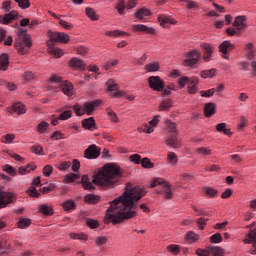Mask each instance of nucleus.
Segmentation results:
<instances>
[{"label": "nucleus", "mask_w": 256, "mask_h": 256, "mask_svg": "<svg viewBox=\"0 0 256 256\" xmlns=\"http://www.w3.org/2000/svg\"><path fill=\"white\" fill-rule=\"evenodd\" d=\"M48 128H49V123H47L45 121L38 124L39 133H45V131H47Z\"/></svg>", "instance_id": "obj_64"}, {"label": "nucleus", "mask_w": 256, "mask_h": 256, "mask_svg": "<svg viewBox=\"0 0 256 256\" xmlns=\"http://www.w3.org/2000/svg\"><path fill=\"white\" fill-rule=\"evenodd\" d=\"M59 25H61V27H63L67 31H71V29H73V24H71L63 19H59Z\"/></svg>", "instance_id": "obj_58"}, {"label": "nucleus", "mask_w": 256, "mask_h": 256, "mask_svg": "<svg viewBox=\"0 0 256 256\" xmlns=\"http://www.w3.org/2000/svg\"><path fill=\"white\" fill-rule=\"evenodd\" d=\"M9 247H11V243L7 242V240L0 241V253H5Z\"/></svg>", "instance_id": "obj_56"}, {"label": "nucleus", "mask_w": 256, "mask_h": 256, "mask_svg": "<svg viewBox=\"0 0 256 256\" xmlns=\"http://www.w3.org/2000/svg\"><path fill=\"white\" fill-rule=\"evenodd\" d=\"M203 193L206 195V197H209L210 199H213L219 195V190L211 187V186H205L203 187Z\"/></svg>", "instance_id": "obj_29"}, {"label": "nucleus", "mask_w": 256, "mask_h": 256, "mask_svg": "<svg viewBox=\"0 0 256 256\" xmlns=\"http://www.w3.org/2000/svg\"><path fill=\"white\" fill-rule=\"evenodd\" d=\"M183 60L184 67H195L201 61V52L197 49H192L185 54Z\"/></svg>", "instance_id": "obj_6"}, {"label": "nucleus", "mask_w": 256, "mask_h": 256, "mask_svg": "<svg viewBox=\"0 0 256 256\" xmlns=\"http://www.w3.org/2000/svg\"><path fill=\"white\" fill-rule=\"evenodd\" d=\"M69 67H72V69H85V63L81 59L72 58L69 61Z\"/></svg>", "instance_id": "obj_30"}, {"label": "nucleus", "mask_w": 256, "mask_h": 256, "mask_svg": "<svg viewBox=\"0 0 256 256\" xmlns=\"http://www.w3.org/2000/svg\"><path fill=\"white\" fill-rule=\"evenodd\" d=\"M132 31H135L137 33H155V29L151 27H147L143 24H136L132 26Z\"/></svg>", "instance_id": "obj_20"}, {"label": "nucleus", "mask_w": 256, "mask_h": 256, "mask_svg": "<svg viewBox=\"0 0 256 256\" xmlns=\"http://www.w3.org/2000/svg\"><path fill=\"white\" fill-rule=\"evenodd\" d=\"M144 69H145L146 73H153L155 71H159V63L153 62V63L147 64L144 67Z\"/></svg>", "instance_id": "obj_40"}, {"label": "nucleus", "mask_w": 256, "mask_h": 256, "mask_svg": "<svg viewBox=\"0 0 256 256\" xmlns=\"http://www.w3.org/2000/svg\"><path fill=\"white\" fill-rule=\"evenodd\" d=\"M29 225H31V219H29V218H21L18 221L19 229H25V228L29 227Z\"/></svg>", "instance_id": "obj_47"}, {"label": "nucleus", "mask_w": 256, "mask_h": 256, "mask_svg": "<svg viewBox=\"0 0 256 256\" xmlns=\"http://www.w3.org/2000/svg\"><path fill=\"white\" fill-rule=\"evenodd\" d=\"M166 161L168 165L175 167L177 163H179V157H177V154H175V152H168Z\"/></svg>", "instance_id": "obj_33"}, {"label": "nucleus", "mask_w": 256, "mask_h": 256, "mask_svg": "<svg viewBox=\"0 0 256 256\" xmlns=\"http://www.w3.org/2000/svg\"><path fill=\"white\" fill-rule=\"evenodd\" d=\"M30 151L31 153H35V155H43V146L41 145L32 146Z\"/></svg>", "instance_id": "obj_60"}, {"label": "nucleus", "mask_w": 256, "mask_h": 256, "mask_svg": "<svg viewBox=\"0 0 256 256\" xmlns=\"http://www.w3.org/2000/svg\"><path fill=\"white\" fill-rule=\"evenodd\" d=\"M195 253H196L197 256H211L209 246L205 249L198 248V249H196Z\"/></svg>", "instance_id": "obj_51"}, {"label": "nucleus", "mask_w": 256, "mask_h": 256, "mask_svg": "<svg viewBox=\"0 0 256 256\" xmlns=\"http://www.w3.org/2000/svg\"><path fill=\"white\" fill-rule=\"evenodd\" d=\"M121 179V168L114 164H106L94 176L93 183L101 187H111Z\"/></svg>", "instance_id": "obj_2"}, {"label": "nucleus", "mask_w": 256, "mask_h": 256, "mask_svg": "<svg viewBox=\"0 0 256 256\" xmlns=\"http://www.w3.org/2000/svg\"><path fill=\"white\" fill-rule=\"evenodd\" d=\"M116 9L119 15H125V9H127V5L125 4V0H119L116 4Z\"/></svg>", "instance_id": "obj_44"}, {"label": "nucleus", "mask_w": 256, "mask_h": 256, "mask_svg": "<svg viewBox=\"0 0 256 256\" xmlns=\"http://www.w3.org/2000/svg\"><path fill=\"white\" fill-rule=\"evenodd\" d=\"M64 211H73L75 209V201L67 200L62 204Z\"/></svg>", "instance_id": "obj_46"}, {"label": "nucleus", "mask_w": 256, "mask_h": 256, "mask_svg": "<svg viewBox=\"0 0 256 256\" xmlns=\"http://www.w3.org/2000/svg\"><path fill=\"white\" fill-rule=\"evenodd\" d=\"M156 125H159V116H154L149 124H144L142 127L138 128V131L139 133H153Z\"/></svg>", "instance_id": "obj_12"}, {"label": "nucleus", "mask_w": 256, "mask_h": 256, "mask_svg": "<svg viewBox=\"0 0 256 256\" xmlns=\"http://www.w3.org/2000/svg\"><path fill=\"white\" fill-rule=\"evenodd\" d=\"M164 125L168 133H172V135H179V132L177 131V124H175V122L167 120L164 122Z\"/></svg>", "instance_id": "obj_32"}, {"label": "nucleus", "mask_w": 256, "mask_h": 256, "mask_svg": "<svg viewBox=\"0 0 256 256\" xmlns=\"http://www.w3.org/2000/svg\"><path fill=\"white\" fill-rule=\"evenodd\" d=\"M17 17H19V12L12 10L10 13L0 15V23L1 25H9V23L15 21Z\"/></svg>", "instance_id": "obj_14"}, {"label": "nucleus", "mask_w": 256, "mask_h": 256, "mask_svg": "<svg viewBox=\"0 0 256 256\" xmlns=\"http://www.w3.org/2000/svg\"><path fill=\"white\" fill-rule=\"evenodd\" d=\"M20 9H29L31 7V2L29 0H14Z\"/></svg>", "instance_id": "obj_49"}, {"label": "nucleus", "mask_w": 256, "mask_h": 256, "mask_svg": "<svg viewBox=\"0 0 256 256\" xmlns=\"http://www.w3.org/2000/svg\"><path fill=\"white\" fill-rule=\"evenodd\" d=\"M107 37H121V35H129L127 32L121 30H114L106 32Z\"/></svg>", "instance_id": "obj_50"}, {"label": "nucleus", "mask_w": 256, "mask_h": 256, "mask_svg": "<svg viewBox=\"0 0 256 256\" xmlns=\"http://www.w3.org/2000/svg\"><path fill=\"white\" fill-rule=\"evenodd\" d=\"M161 195L164 201H169V199H173V184L165 179L161 180Z\"/></svg>", "instance_id": "obj_8"}, {"label": "nucleus", "mask_w": 256, "mask_h": 256, "mask_svg": "<svg viewBox=\"0 0 256 256\" xmlns=\"http://www.w3.org/2000/svg\"><path fill=\"white\" fill-rule=\"evenodd\" d=\"M48 37L50 39V41L47 42L48 46H51L53 41L55 43H69V35L65 34V32L48 31Z\"/></svg>", "instance_id": "obj_7"}, {"label": "nucleus", "mask_w": 256, "mask_h": 256, "mask_svg": "<svg viewBox=\"0 0 256 256\" xmlns=\"http://www.w3.org/2000/svg\"><path fill=\"white\" fill-rule=\"evenodd\" d=\"M223 241V236H221V233H216L210 237V243H221Z\"/></svg>", "instance_id": "obj_53"}, {"label": "nucleus", "mask_w": 256, "mask_h": 256, "mask_svg": "<svg viewBox=\"0 0 256 256\" xmlns=\"http://www.w3.org/2000/svg\"><path fill=\"white\" fill-rule=\"evenodd\" d=\"M216 131L218 133H224V135H227L228 137L233 136V132L231 131V128H227V123L225 122L218 123L216 125Z\"/></svg>", "instance_id": "obj_21"}, {"label": "nucleus", "mask_w": 256, "mask_h": 256, "mask_svg": "<svg viewBox=\"0 0 256 256\" xmlns=\"http://www.w3.org/2000/svg\"><path fill=\"white\" fill-rule=\"evenodd\" d=\"M71 115V110H66L59 115V119L60 121H67V119H71Z\"/></svg>", "instance_id": "obj_57"}, {"label": "nucleus", "mask_w": 256, "mask_h": 256, "mask_svg": "<svg viewBox=\"0 0 256 256\" xmlns=\"http://www.w3.org/2000/svg\"><path fill=\"white\" fill-rule=\"evenodd\" d=\"M194 153L198 157H209V155H212L213 151L209 147H199L194 150Z\"/></svg>", "instance_id": "obj_25"}, {"label": "nucleus", "mask_w": 256, "mask_h": 256, "mask_svg": "<svg viewBox=\"0 0 256 256\" xmlns=\"http://www.w3.org/2000/svg\"><path fill=\"white\" fill-rule=\"evenodd\" d=\"M161 25L162 27H169V25H177V20L169 16H162Z\"/></svg>", "instance_id": "obj_37"}, {"label": "nucleus", "mask_w": 256, "mask_h": 256, "mask_svg": "<svg viewBox=\"0 0 256 256\" xmlns=\"http://www.w3.org/2000/svg\"><path fill=\"white\" fill-rule=\"evenodd\" d=\"M129 161H131L132 163H135L136 165H140L142 159H141V155L139 154H133L129 157Z\"/></svg>", "instance_id": "obj_59"}, {"label": "nucleus", "mask_w": 256, "mask_h": 256, "mask_svg": "<svg viewBox=\"0 0 256 256\" xmlns=\"http://www.w3.org/2000/svg\"><path fill=\"white\" fill-rule=\"evenodd\" d=\"M256 243V228L246 234L245 239L243 240L244 245H251Z\"/></svg>", "instance_id": "obj_28"}, {"label": "nucleus", "mask_w": 256, "mask_h": 256, "mask_svg": "<svg viewBox=\"0 0 256 256\" xmlns=\"http://www.w3.org/2000/svg\"><path fill=\"white\" fill-rule=\"evenodd\" d=\"M178 135L179 134H171L168 136L166 139V145H168V147H172V149H181L183 147V142L179 140L177 137Z\"/></svg>", "instance_id": "obj_13"}, {"label": "nucleus", "mask_w": 256, "mask_h": 256, "mask_svg": "<svg viewBox=\"0 0 256 256\" xmlns=\"http://www.w3.org/2000/svg\"><path fill=\"white\" fill-rule=\"evenodd\" d=\"M82 126L84 127V129H89V131H94L95 129H97L95 124V118L93 117L84 119L82 121Z\"/></svg>", "instance_id": "obj_27"}, {"label": "nucleus", "mask_w": 256, "mask_h": 256, "mask_svg": "<svg viewBox=\"0 0 256 256\" xmlns=\"http://www.w3.org/2000/svg\"><path fill=\"white\" fill-rule=\"evenodd\" d=\"M211 256H225V249L220 246H209Z\"/></svg>", "instance_id": "obj_35"}, {"label": "nucleus", "mask_w": 256, "mask_h": 256, "mask_svg": "<svg viewBox=\"0 0 256 256\" xmlns=\"http://www.w3.org/2000/svg\"><path fill=\"white\" fill-rule=\"evenodd\" d=\"M215 111H216L215 103L209 102L204 105L205 117H213V115H215Z\"/></svg>", "instance_id": "obj_24"}, {"label": "nucleus", "mask_w": 256, "mask_h": 256, "mask_svg": "<svg viewBox=\"0 0 256 256\" xmlns=\"http://www.w3.org/2000/svg\"><path fill=\"white\" fill-rule=\"evenodd\" d=\"M54 87H59L60 91L67 95V97H73L75 95V90H73V84L69 81H63L58 76H52L50 78Z\"/></svg>", "instance_id": "obj_4"}, {"label": "nucleus", "mask_w": 256, "mask_h": 256, "mask_svg": "<svg viewBox=\"0 0 256 256\" xmlns=\"http://www.w3.org/2000/svg\"><path fill=\"white\" fill-rule=\"evenodd\" d=\"M140 164L144 169H153V163L151 160H149V158H143Z\"/></svg>", "instance_id": "obj_55"}, {"label": "nucleus", "mask_w": 256, "mask_h": 256, "mask_svg": "<svg viewBox=\"0 0 256 256\" xmlns=\"http://www.w3.org/2000/svg\"><path fill=\"white\" fill-rule=\"evenodd\" d=\"M106 85L108 87V91L112 92L113 97H123V92L118 90L117 83H115L113 79L108 80Z\"/></svg>", "instance_id": "obj_18"}, {"label": "nucleus", "mask_w": 256, "mask_h": 256, "mask_svg": "<svg viewBox=\"0 0 256 256\" xmlns=\"http://www.w3.org/2000/svg\"><path fill=\"white\" fill-rule=\"evenodd\" d=\"M184 239L188 245H193V243H197V241H199V234L189 231L185 234Z\"/></svg>", "instance_id": "obj_23"}, {"label": "nucleus", "mask_w": 256, "mask_h": 256, "mask_svg": "<svg viewBox=\"0 0 256 256\" xmlns=\"http://www.w3.org/2000/svg\"><path fill=\"white\" fill-rule=\"evenodd\" d=\"M13 193L0 190V209H5L10 203H13Z\"/></svg>", "instance_id": "obj_11"}, {"label": "nucleus", "mask_w": 256, "mask_h": 256, "mask_svg": "<svg viewBox=\"0 0 256 256\" xmlns=\"http://www.w3.org/2000/svg\"><path fill=\"white\" fill-rule=\"evenodd\" d=\"M190 80H189V77L187 76H184V77H181L180 79H178V85L180 87V89H183L185 88V85H187V83H189Z\"/></svg>", "instance_id": "obj_62"}, {"label": "nucleus", "mask_w": 256, "mask_h": 256, "mask_svg": "<svg viewBox=\"0 0 256 256\" xmlns=\"http://www.w3.org/2000/svg\"><path fill=\"white\" fill-rule=\"evenodd\" d=\"M161 89H162V95H171V91H176L177 88L174 86V84H169L165 87V83L161 81Z\"/></svg>", "instance_id": "obj_38"}, {"label": "nucleus", "mask_w": 256, "mask_h": 256, "mask_svg": "<svg viewBox=\"0 0 256 256\" xmlns=\"http://www.w3.org/2000/svg\"><path fill=\"white\" fill-rule=\"evenodd\" d=\"M167 250L172 255H179V253H181V246H179L177 244H171V245L167 246Z\"/></svg>", "instance_id": "obj_43"}, {"label": "nucleus", "mask_w": 256, "mask_h": 256, "mask_svg": "<svg viewBox=\"0 0 256 256\" xmlns=\"http://www.w3.org/2000/svg\"><path fill=\"white\" fill-rule=\"evenodd\" d=\"M81 183H82L83 189H86L88 191H93V189H95V187L93 186V183L89 181V176L87 175L82 176Z\"/></svg>", "instance_id": "obj_36"}, {"label": "nucleus", "mask_w": 256, "mask_h": 256, "mask_svg": "<svg viewBox=\"0 0 256 256\" xmlns=\"http://www.w3.org/2000/svg\"><path fill=\"white\" fill-rule=\"evenodd\" d=\"M101 105V100H94L92 102H86L83 107L79 104L74 105V112L78 117L81 115H93L96 107Z\"/></svg>", "instance_id": "obj_5"}, {"label": "nucleus", "mask_w": 256, "mask_h": 256, "mask_svg": "<svg viewBox=\"0 0 256 256\" xmlns=\"http://www.w3.org/2000/svg\"><path fill=\"white\" fill-rule=\"evenodd\" d=\"M50 55H54V57H63V50L61 48H51L49 50Z\"/></svg>", "instance_id": "obj_54"}, {"label": "nucleus", "mask_w": 256, "mask_h": 256, "mask_svg": "<svg viewBox=\"0 0 256 256\" xmlns=\"http://www.w3.org/2000/svg\"><path fill=\"white\" fill-rule=\"evenodd\" d=\"M40 213H43V215H53V208L51 206L42 204L39 207Z\"/></svg>", "instance_id": "obj_45"}, {"label": "nucleus", "mask_w": 256, "mask_h": 256, "mask_svg": "<svg viewBox=\"0 0 256 256\" xmlns=\"http://www.w3.org/2000/svg\"><path fill=\"white\" fill-rule=\"evenodd\" d=\"M233 27L238 29V31H242L247 28V16H237L234 19Z\"/></svg>", "instance_id": "obj_16"}, {"label": "nucleus", "mask_w": 256, "mask_h": 256, "mask_svg": "<svg viewBox=\"0 0 256 256\" xmlns=\"http://www.w3.org/2000/svg\"><path fill=\"white\" fill-rule=\"evenodd\" d=\"M148 85L153 91H161V78L159 76H151L148 78Z\"/></svg>", "instance_id": "obj_17"}, {"label": "nucleus", "mask_w": 256, "mask_h": 256, "mask_svg": "<svg viewBox=\"0 0 256 256\" xmlns=\"http://www.w3.org/2000/svg\"><path fill=\"white\" fill-rule=\"evenodd\" d=\"M27 193L28 195H30V197H34V198H38L41 196V194L37 192V188H35V186H31L27 191Z\"/></svg>", "instance_id": "obj_61"}, {"label": "nucleus", "mask_w": 256, "mask_h": 256, "mask_svg": "<svg viewBox=\"0 0 256 256\" xmlns=\"http://www.w3.org/2000/svg\"><path fill=\"white\" fill-rule=\"evenodd\" d=\"M233 49H235V47L229 41H224L219 46V51L220 53H222V57L224 59H229V55L227 54V52L233 51Z\"/></svg>", "instance_id": "obj_15"}, {"label": "nucleus", "mask_w": 256, "mask_h": 256, "mask_svg": "<svg viewBox=\"0 0 256 256\" xmlns=\"http://www.w3.org/2000/svg\"><path fill=\"white\" fill-rule=\"evenodd\" d=\"M197 85H199V79L198 78H192V80L188 84V93L190 95H195L197 91H199V88H197Z\"/></svg>", "instance_id": "obj_26"}, {"label": "nucleus", "mask_w": 256, "mask_h": 256, "mask_svg": "<svg viewBox=\"0 0 256 256\" xmlns=\"http://www.w3.org/2000/svg\"><path fill=\"white\" fill-rule=\"evenodd\" d=\"M216 76H217V69L215 68L200 72V77L202 79H213V77H216Z\"/></svg>", "instance_id": "obj_31"}, {"label": "nucleus", "mask_w": 256, "mask_h": 256, "mask_svg": "<svg viewBox=\"0 0 256 256\" xmlns=\"http://www.w3.org/2000/svg\"><path fill=\"white\" fill-rule=\"evenodd\" d=\"M101 197L95 195V194H88L85 196L84 201L85 203H89L90 205H95L96 203H99Z\"/></svg>", "instance_id": "obj_39"}, {"label": "nucleus", "mask_w": 256, "mask_h": 256, "mask_svg": "<svg viewBox=\"0 0 256 256\" xmlns=\"http://www.w3.org/2000/svg\"><path fill=\"white\" fill-rule=\"evenodd\" d=\"M85 13H86L87 17H89V19H91V21L99 20V16H97V13H95V10L93 8L87 7L85 9Z\"/></svg>", "instance_id": "obj_41"}, {"label": "nucleus", "mask_w": 256, "mask_h": 256, "mask_svg": "<svg viewBox=\"0 0 256 256\" xmlns=\"http://www.w3.org/2000/svg\"><path fill=\"white\" fill-rule=\"evenodd\" d=\"M1 141L2 143L11 144L15 141V134H7L2 137Z\"/></svg>", "instance_id": "obj_52"}, {"label": "nucleus", "mask_w": 256, "mask_h": 256, "mask_svg": "<svg viewBox=\"0 0 256 256\" xmlns=\"http://www.w3.org/2000/svg\"><path fill=\"white\" fill-rule=\"evenodd\" d=\"M200 47L204 51L202 56L204 63H209L213 57V53H215V47L207 42L201 43Z\"/></svg>", "instance_id": "obj_9"}, {"label": "nucleus", "mask_w": 256, "mask_h": 256, "mask_svg": "<svg viewBox=\"0 0 256 256\" xmlns=\"http://www.w3.org/2000/svg\"><path fill=\"white\" fill-rule=\"evenodd\" d=\"M145 195L147 192L143 188L128 184L124 193L110 202L104 222L118 225L125 219H133L137 216V201H140Z\"/></svg>", "instance_id": "obj_1"}, {"label": "nucleus", "mask_w": 256, "mask_h": 256, "mask_svg": "<svg viewBox=\"0 0 256 256\" xmlns=\"http://www.w3.org/2000/svg\"><path fill=\"white\" fill-rule=\"evenodd\" d=\"M101 155V148L92 144L84 151V157L86 159H97Z\"/></svg>", "instance_id": "obj_10"}, {"label": "nucleus", "mask_w": 256, "mask_h": 256, "mask_svg": "<svg viewBox=\"0 0 256 256\" xmlns=\"http://www.w3.org/2000/svg\"><path fill=\"white\" fill-rule=\"evenodd\" d=\"M77 179H79V175L70 173L64 176V183H73V181H77Z\"/></svg>", "instance_id": "obj_48"}, {"label": "nucleus", "mask_w": 256, "mask_h": 256, "mask_svg": "<svg viewBox=\"0 0 256 256\" xmlns=\"http://www.w3.org/2000/svg\"><path fill=\"white\" fill-rule=\"evenodd\" d=\"M173 107V100L171 99H164L161 102V111H169Z\"/></svg>", "instance_id": "obj_42"}, {"label": "nucleus", "mask_w": 256, "mask_h": 256, "mask_svg": "<svg viewBox=\"0 0 256 256\" xmlns=\"http://www.w3.org/2000/svg\"><path fill=\"white\" fill-rule=\"evenodd\" d=\"M151 11L147 8H140L136 11L135 17L136 19H139V21H144V19H147V17H150Z\"/></svg>", "instance_id": "obj_22"}, {"label": "nucleus", "mask_w": 256, "mask_h": 256, "mask_svg": "<svg viewBox=\"0 0 256 256\" xmlns=\"http://www.w3.org/2000/svg\"><path fill=\"white\" fill-rule=\"evenodd\" d=\"M25 111H27V109L21 102L15 103L12 107L8 108V113H17L18 115H23Z\"/></svg>", "instance_id": "obj_19"}, {"label": "nucleus", "mask_w": 256, "mask_h": 256, "mask_svg": "<svg viewBox=\"0 0 256 256\" xmlns=\"http://www.w3.org/2000/svg\"><path fill=\"white\" fill-rule=\"evenodd\" d=\"M14 45L20 55L29 53V49H31L33 43L31 42V36L27 34V30L17 28Z\"/></svg>", "instance_id": "obj_3"}, {"label": "nucleus", "mask_w": 256, "mask_h": 256, "mask_svg": "<svg viewBox=\"0 0 256 256\" xmlns=\"http://www.w3.org/2000/svg\"><path fill=\"white\" fill-rule=\"evenodd\" d=\"M9 69V55L2 54L0 56V71H7Z\"/></svg>", "instance_id": "obj_34"}, {"label": "nucleus", "mask_w": 256, "mask_h": 256, "mask_svg": "<svg viewBox=\"0 0 256 256\" xmlns=\"http://www.w3.org/2000/svg\"><path fill=\"white\" fill-rule=\"evenodd\" d=\"M105 243H107V237L105 236L96 237L95 244L97 245V247H101V245H105Z\"/></svg>", "instance_id": "obj_63"}]
</instances>
